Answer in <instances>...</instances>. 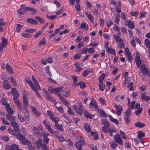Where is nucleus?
Instances as JSON below:
<instances>
[{
	"instance_id": "f257e3e1",
	"label": "nucleus",
	"mask_w": 150,
	"mask_h": 150,
	"mask_svg": "<svg viewBox=\"0 0 150 150\" xmlns=\"http://www.w3.org/2000/svg\"><path fill=\"white\" fill-rule=\"evenodd\" d=\"M141 68L142 72L141 71V70L140 69L139 70V75L143 76L147 74L148 76L149 77L150 76V73L149 71V70L146 68V65L144 64H142Z\"/></svg>"
},
{
	"instance_id": "f03ea898",
	"label": "nucleus",
	"mask_w": 150,
	"mask_h": 150,
	"mask_svg": "<svg viewBox=\"0 0 150 150\" xmlns=\"http://www.w3.org/2000/svg\"><path fill=\"white\" fill-rule=\"evenodd\" d=\"M79 141H77L75 144L78 150H81L82 145H85V140L81 137H79Z\"/></svg>"
},
{
	"instance_id": "7ed1b4c3",
	"label": "nucleus",
	"mask_w": 150,
	"mask_h": 150,
	"mask_svg": "<svg viewBox=\"0 0 150 150\" xmlns=\"http://www.w3.org/2000/svg\"><path fill=\"white\" fill-rule=\"evenodd\" d=\"M43 128L41 127H33V133L37 137H40L42 135Z\"/></svg>"
},
{
	"instance_id": "20e7f679",
	"label": "nucleus",
	"mask_w": 150,
	"mask_h": 150,
	"mask_svg": "<svg viewBox=\"0 0 150 150\" xmlns=\"http://www.w3.org/2000/svg\"><path fill=\"white\" fill-rule=\"evenodd\" d=\"M42 90L43 92L45 93L46 96L47 98L52 102H54V104L56 105V104L57 103L56 100L55 99L52 98L50 96L45 89L43 88L42 89Z\"/></svg>"
},
{
	"instance_id": "39448f33",
	"label": "nucleus",
	"mask_w": 150,
	"mask_h": 150,
	"mask_svg": "<svg viewBox=\"0 0 150 150\" xmlns=\"http://www.w3.org/2000/svg\"><path fill=\"white\" fill-rule=\"evenodd\" d=\"M59 121V118H57V119L55 120V121H54L55 123V124L54 125V127H55V128L60 131H62L63 129L62 128V125H60L58 123V122Z\"/></svg>"
},
{
	"instance_id": "423d86ee",
	"label": "nucleus",
	"mask_w": 150,
	"mask_h": 150,
	"mask_svg": "<svg viewBox=\"0 0 150 150\" xmlns=\"http://www.w3.org/2000/svg\"><path fill=\"white\" fill-rule=\"evenodd\" d=\"M17 138L21 140L22 144H25L28 142V139L21 134H18L17 135Z\"/></svg>"
},
{
	"instance_id": "0eeeda50",
	"label": "nucleus",
	"mask_w": 150,
	"mask_h": 150,
	"mask_svg": "<svg viewBox=\"0 0 150 150\" xmlns=\"http://www.w3.org/2000/svg\"><path fill=\"white\" fill-rule=\"evenodd\" d=\"M50 135L49 133L46 134L45 132H42V136L43 137V141L46 143H48L49 139L48 137Z\"/></svg>"
},
{
	"instance_id": "6e6552de",
	"label": "nucleus",
	"mask_w": 150,
	"mask_h": 150,
	"mask_svg": "<svg viewBox=\"0 0 150 150\" xmlns=\"http://www.w3.org/2000/svg\"><path fill=\"white\" fill-rule=\"evenodd\" d=\"M115 107L116 110L117 114L118 115H121L122 110V108L120 105H115Z\"/></svg>"
},
{
	"instance_id": "1a4fd4ad",
	"label": "nucleus",
	"mask_w": 150,
	"mask_h": 150,
	"mask_svg": "<svg viewBox=\"0 0 150 150\" xmlns=\"http://www.w3.org/2000/svg\"><path fill=\"white\" fill-rule=\"evenodd\" d=\"M54 134L56 137L61 142H62L64 141L65 139L62 135L59 134L57 131H55Z\"/></svg>"
},
{
	"instance_id": "9d476101",
	"label": "nucleus",
	"mask_w": 150,
	"mask_h": 150,
	"mask_svg": "<svg viewBox=\"0 0 150 150\" xmlns=\"http://www.w3.org/2000/svg\"><path fill=\"white\" fill-rule=\"evenodd\" d=\"M8 79V76H6L5 80L4 82V87L5 88L8 89L11 87V86L6 81Z\"/></svg>"
},
{
	"instance_id": "9b49d317",
	"label": "nucleus",
	"mask_w": 150,
	"mask_h": 150,
	"mask_svg": "<svg viewBox=\"0 0 150 150\" xmlns=\"http://www.w3.org/2000/svg\"><path fill=\"white\" fill-rule=\"evenodd\" d=\"M56 94L57 95H58L60 99L64 103L65 105H67L69 104V103L67 100L66 98H64L62 96H61L60 95V93L59 94L57 93H56Z\"/></svg>"
},
{
	"instance_id": "f8f14e48",
	"label": "nucleus",
	"mask_w": 150,
	"mask_h": 150,
	"mask_svg": "<svg viewBox=\"0 0 150 150\" xmlns=\"http://www.w3.org/2000/svg\"><path fill=\"white\" fill-rule=\"evenodd\" d=\"M23 103L24 108L27 110V108L28 107V100L26 96H24L23 98Z\"/></svg>"
},
{
	"instance_id": "ddd939ff",
	"label": "nucleus",
	"mask_w": 150,
	"mask_h": 150,
	"mask_svg": "<svg viewBox=\"0 0 150 150\" xmlns=\"http://www.w3.org/2000/svg\"><path fill=\"white\" fill-rule=\"evenodd\" d=\"M114 137L117 143L121 145L123 143L122 142L121 139L119 134H117L116 135L114 136Z\"/></svg>"
},
{
	"instance_id": "4468645a",
	"label": "nucleus",
	"mask_w": 150,
	"mask_h": 150,
	"mask_svg": "<svg viewBox=\"0 0 150 150\" xmlns=\"http://www.w3.org/2000/svg\"><path fill=\"white\" fill-rule=\"evenodd\" d=\"M11 93L12 95L14 96L13 97H19V94L18 91L16 90V88H13L11 91Z\"/></svg>"
},
{
	"instance_id": "2eb2a0df",
	"label": "nucleus",
	"mask_w": 150,
	"mask_h": 150,
	"mask_svg": "<svg viewBox=\"0 0 150 150\" xmlns=\"http://www.w3.org/2000/svg\"><path fill=\"white\" fill-rule=\"evenodd\" d=\"M1 39L2 42L0 43V45L5 47L8 44L7 40L6 38H3V37H2Z\"/></svg>"
},
{
	"instance_id": "dca6fc26",
	"label": "nucleus",
	"mask_w": 150,
	"mask_h": 150,
	"mask_svg": "<svg viewBox=\"0 0 150 150\" xmlns=\"http://www.w3.org/2000/svg\"><path fill=\"white\" fill-rule=\"evenodd\" d=\"M47 114L50 117V119L53 121H55V120L57 119L53 116V114L50 110L47 111Z\"/></svg>"
},
{
	"instance_id": "f3484780",
	"label": "nucleus",
	"mask_w": 150,
	"mask_h": 150,
	"mask_svg": "<svg viewBox=\"0 0 150 150\" xmlns=\"http://www.w3.org/2000/svg\"><path fill=\"white\" fill-rule=\"evenodd\" d=\"M27 22L28 23L33 25H37L38 24V22L31 18H28L27 19Z\"/></svg>"
},
{
	"instance_id": "a211bd4d",
	"label": "nucleus",
	"mask_w": 150,
	"mask_h": 150,
	"mask_svg": "<svg viewBox=\"0 0 150 150\" xmlns=\"http://www.w3.org/2000/svg\"><path fill=\"white\" fill-rule=\"evenodd\" d=\"M32 80L33 81L34 84L35 85L36 87L38 88V89L39 90H40L41 88L39 86L38 82V81L36 80L34 76H32Z\"/></svg>"
},
{
	"instance_id": "6ab92c4d",
	"label": "nucleus",
	"mask_w": 150,
	"mask_h": 150,
	"mask_svg": "<svg viewBox=\"0 0 150 150\" xmlns=\"http://www.w3.org/2000/svg\"><path fill=\"white\" fill-rule=\"evenodd\" d=\"M6 109L7 112L10 115H12L13 112V110L11 108L10 105L7 104L6 106Z\"/></svg>"
},
{
	"instance_id": "aec40b11",
	"label": "nucleus",
	"mask_w": 150,
	"mask_h": 150,
	"mask_svg": "<svg viewBox=\"0 0 150 150\" xmlns=\"http://www.w3.org/2000/svg\"><path fill=\"white\" fill-rule=\"evenodd\" d=\"M30 108L32 110L35 116H39V114L37 109L34 107L31 106L30 107Z\"/></svg>"
},
{
	"instance_id": "412c9836",
	"label": "nucleus",
	"mask_w": 150,
	"mask_h": 150,
	"mask_svg": "<svg viewBox=\"0 0 150 150\" xmlns=\"http://www.w3.org/2000/svg\"><path fill=\"white\" fill-rule=\"evenodd\" d=\"M73 107L77 113L80 115H82V112L81 109L80 108L77 107L75 105H73Z\"/></svg>"
},
{
	"instance_id": "4be33fe9",
	"label": "nucleus",
	"mask_w": 150,
	"mask_h": 150,
	"mask_svg": "<svg viewBox=\"0 0 150 150\" xmlns=\"http://www.w3.org/2000/svg\"><path fill=\"white\" fill-rule=\"evenodd\" d=\"M145 135V134L144 132L139 131L138 132L137 138L139 140L142 137H144Z\"/></svg>"
},
{
	"instance_id": "5701e85b",
	"label": "nucleus",
	"mask_w": 150,
	"mask_h": 150,
	"mask_svg": "<svg viewBox=\"0 0 150 150\" xmlns=\"http://www.w3.org/2000/svg\"><path fill=\"white\" fill-rule=\"evenodd\" d=\"M6 68L7 71L10 74H12L13 73V70L11 67L8 64L6 65Z\"/></svg>"
},
{
	"instance_id": "b1692460",
	"label": "nucleus",
	"mask_w": 150,
	"mask_h": 150,
	"mask_svg": "<svg viewBox=\"0 0 150 150\" xmlns=\"http://www.w3.org/2000/svg\"><path fill=\"white\" fill-rule=\"evenodd\" d=\"M141 98L142 100L146 101H148L150 100V97L146 96L145 94L143 93L141 96Z\"/></svg>"
},
{
	"instance_id": "393cba45",
	"label": "nucleus",
	"mask_w": 150,
	"mask_h": 150,
	"mask_svg": "<svg viewBox=\"0 0 150 150\" xmlns=\"http://www.w3.org/2000/svg\"><path fill=\"white\" fill-rule=\"evenodd\" d=\"M12 126L15 129L19 130L18 126L16 122L14 121H12L11 122Z\"/></svg>"
},
{
	"instance_id": "a878e982",
	"label": "nucleus",
	"mask_w": 150,
	"mask_h": 150,
	"mask_svg": "<svg viewBox=\"0 0 150 150\" xmlns=\"http://www.w3.org/2000/svg\"><path fill=\"white\" fill-rule=\"evenodd\" d=\"M70 92V90H69L68 91L64 90L62 91L61 93L62 95L65 97H67L70 96V94H69Z\"/></svg>"
},
{
	"instance_id": "bb28decb",
	"label": "nucleus",
	"mask_w": 150,
	"mask_h": 150,
	"mask_svg": "<svg viewBox=\"0 0 150 150\" xmlns=\"http://www.w3.org/2000/svg\"><path fill=\"white\" fill-rule=\"evenodd\" d=\"M98 111L100 115L104 117H107V115L102 109H99L98 110Z\"/></svg>"
},
{
	"instance_id": "cd10ccee",
	"label": "nucleus",
	"mask_w": 150,
	"mask_h": 150,
	"mask_svg": "<svg viewBox=\"0 0 150 150\" xmlns=\"http://www.w3.org/2000/svg\"><path fill=\"white\" fill-rule=\"evenodd\" d=\"M135 125L137 127L139 128H142L145 126V124L144 123H142L139 122H136Z\"/></svg>"
},
{
	"instance_id": "c85d7f7f",
	"label": "nucleus",
	"mask_w": 150,
	"mask_h": 150,
	"mask_svg": "<svg viewBox=\"0 0 150 150\" xmlns=\"http://www.w3.org/2000/svg\"><path fill=\"white\" fill-rule=\"evenodd\" d=\"M105 74L104 73L102 74L99 77L98 80L99 81L100 83H101L103 81L105 77Z\"/></svg>"
},
{
	"instance_id": "c756f323",
	"label": "nucleus",
	"mask_w": 150,
	"mask_h": 150,
	"mask_svg": "<svg viewBox=\"0 0 150 150\" xmlns=\"http://www.w3.org/2000/svg\"><path fill=\"white\" fill-rule=\"evenodd\" d=\"M102 124L106 127H108L110 126L109 123L105 119H103L101 121Z\"/></svg>"
},
{
	"instance_id": "7c9ffc66",
	"label": "nucleus",
	"mask_w": 150,
	"mask_h": 150,
	"mask_svg": "<svg viewBox=\"0 0 150 150\" xmlns=\"http://www.w3.org/2000/svg\"><path fill=\"white\" fill-rule=\"evenodd\" d=\"M131 115V109L130 108H128L126 111L124 116L130 117Z\"/></svg>"
},
{
	"instance_id": "2f4dec72",
	"label": "nucleus",
	"mask_w": 150,
	"mask_h": 150,
	"mask_svg": "<svg viewBox=\"0 0 150 150\" xmlns=\"http://www.w3.org/2000/svg\"><path fill=\"white\" fill-rule=\"evenodd\" d=\"M76 86H80V87L82 89H83L86 87L85 84L82 81L79 82Z\"/></svg>"
},
{
	"instance_id": "473e14b6",
	"label": "nucleus",
	"mask_w": 150,
	"mask_h": 150,
	"mask_svg": "<svg viewBox=\"0 0 150 150\" xmlns=\"http://www.w3.org/2000/svg\"><path fill=\"white\" fill-rule=\"evenodd\" d=\"M24 116L26 120L29 121V114L28 110H26V111L24 113Z\"/></svg>"
},
{
	"instance_id": "72a5a7b5",
	"label": "nucleus",
	"mask_w": 150,
	"mask_h": 150,
	"mask_svg": "<svg viewBox=\"0 0 150 150\" xmlns=\"http://www.w3.org/2000/svg\"><path fill=\"white\" fill-rule=\"evenodd\" d=\"M71 76L73 80L72 86H74L77 82V78L76 76Z\"/></svg>"
},
{
	"instance_id": "f704fd0d",
	"label": "nucleus",
	"mask_w": 150,
	"mask_h": 150,
	"mask_svg": "<svg viewBox=\"0 0 150 150\" xmlns=\"http://www.w3.org/2000/svg\"><path fill=\"white\" fill-rule=\"evenodd\" d=\"M84 28L85 30H87L88 28V25L86 23H82L80 24V26L79 27L80 28Z\"/></svg>"
},
{
	"instance_id": "c9c22d12",
	"label": "nucleus",
	"mask_w": 150,
	"mask_h": 150,
	"mask_svg": "<svg viewBox=\"0 0 150 150\" xmlns=\"http://www.w3.org/2000/svg\"><path fill=\"white\" fill-rule=\"evenodd\" d=\"M6 119L10 121H13L15 120V117L10 115H6Z\"/></svg>"
},
{
	"instance_id": "e433bc0d",
	"label": "nucleus",
	"mask_w": 150,
	"mask_h": 150,
	"mask_svg": "<svg viewBox=\"0 0 150 150\" xmlns=\"http://www.w3.org/2000/svg\"><path fill=\"white\" fill-rule=\"evenodd\" d=\"M85 129L86 131L88 132H90L91 129L89 125L87 123L84 124Z\"/></svg>"
},
{
	"instance_id": "4c0bfd02",
	"label": "nucleus",
	"mask_w": 150,
	"mask_h": 150,
	"mask_svg": "<svg viewBox=\"0 0 150 150\" xmlns=\"http://www.w3.org/2000/svg\"><path fill=\"white\" fill-rule=\"evenodd\" d=\"M113 24V23L111 20L110 18H108L107 20L106 25L108 27H109L110 25Z\"/></svg>"
},
{
	"instance_id": "58836bf2",
	"label": "nucleus",
	"mask_w": 150,
	"mask_h": 150,
	"mask_svg": "<svg viewBox=\"0 0 150 150\" xmlns=\"http://www.w3.org/2000/svg\"><path fill=\"white\" fill-rule=\"evenodd\" d=\"M63 87H58L56 88H54V91L55 92V94H56V93H57L59 94V93H58V92H59L61 91L63 89Z\"/></svg>"
},
{
	"instance_id": "ea45409f",
	"label": "nucleus",
	"mask_w": 150,
	"mask_h": 150,
	"mask_svg": "<svg viewBox=\"0 0 150 150\" xmlns=\"http://www.w3.org/2000/svg\"><path fill=\"white\" fill-rule=\"evenodd\" d=\"M127 26L129 28L131 29L133 28H134V23L130 21L128 22Z\"/></svg>"
},
{
	"instance_id": "a19ab883",
	"label": "nucleus",
	"mask_w": 150,
	"mask_h": 150,
	"mask_svg": "<svg viewBox=\"0 0 150 150\" xmlns=\"http://www.w3.org/2000/svg\"><path fill=\"white\" fill-rule=\"evenodd\" d=\"M136 63L137 64V67L139 68L141 64V61L140 59H136L135 60Z\"/></svg>"
},
{
	"instance_id": "79ce46f5",
	"label": "nucleus",
	"mask_w": 150,
	"mask_h": 150,
	"mask_svg": "<svg viewBox=\"0 0 150 150\" xmlns=\"http://www.w3.org/2000/svg\"><path fill=\"white\" fill-rule=\"evenodd\" d=\"M107 51L112 54L115 55V50L112 48H108L107 50Z\"/></svg>"
},
{
	"instance_id": "37998d69",
	"label": "nucleus",
	"mask_w": 150,
	"mask_h": 150,
	"mask_svg": "<svg viewBox=\"0 0 150 150\" xmlns=\"http://www.w3.org/2000/svg\"><path fill=\"white\" fill-rule=\"evenodd\" d=\"M119 42L120 43L119 45V47L120 49L124 48L125 47V45L122 40L120 39V41Z\"/></svg>"
},
{
	"instance_id": "c03bdc74",
	"label": "nucleus",
	"mask_w": 150,
	"mask_h": 150,
	"mask_svg": "<svg viewBox=\"0 0 150 150\" xmlns=\"http://www.w3.org/2000/svg\"><path fill=\"white\" fill-rule=\"evenodd\" d=\"M108 116L111 121L115 122L116 124H118V122L117 120L113 118L112 117V116L110 115H109Z\"/></svg>"
},
{
	"instance_id": "a18cd8bd",
	"label": "nucleus",
	"mask_w": 150,
	"mask_h": 150,
	"mask_svg": "<svg viewBox=\"0 0 150 150\" xmlns=\"http://www.w3.org/2000/svg\"><path fill=\"white\" fill-rule=\"evenodd\" d=\"M25 8V10L30 11L35 13H36L37 12V11H36L35 9L31 7H27L26 8Z\"/></svg>"
},
{
	"instance_id": "49530a36",
	"label": "nucleus",
	"mask_w": 150,
	"mask_h": 150,
	"mask_svg": "<svg viewBox=\"0 0 150 150\" xmlns=\"http://www.w3.org/2000/svg\"><path fill=\"white\" fill-rule=\"evenodd\" d=\"M12 150H19V147L16 144H11Z\"/></svg>"
},
{
	"instance_id": "de8ad7c7",
	"label": "nucleus",
	"mask_w": 150,
	"mask_h": 150,
	"mask_svg": "<svg viewBox=\"0 0 150 150\" xmlns=\"http://www.w3.org/2000/svg\"><path fill=\"white\" fill-rule=\"evenodd\" d=\"M35 18L39 22L41 23H43L45 22V20L39 16H36L35 17Z\"/></svg>"
},
{
	"instance_id": "09e8293b",
	"label": "nucleus",
	"mask_w": 150,
	"mask_h": 150,
	"mask_svg": "<svg viewBox=\"0 0 150 150\" xmlns=\"http://www.w3.org/2000/svg\"><path fill=\"white\" fill-rule=\"evenodd\" d=\"M133 83V81L131 82L127 86V87L129 88V89L130 91H132L134 89V88L132 87Z\"/></svg>"
},
{
	"instance_id": "8fccbe9b",
	"label": "nucleus",
	"mask_w": 150,
	"mask_h": 150,
	"mask_svg": "<svg viewBox=\"0 0 150 150\" xmlns=\"http://www.w3.org/2000/svg\"><path fill=\"white\" fill-rule=\"evenodd\" d=\"M115 23L118 24L120 20V15L118 14H117L115 15Z\"/></svg>"
},
{
	"instance_id": "3c124183",
	"label": "nucleus",
	"mask_w": 150,
	"mask_h": 150,
	"mask_svg": "<svg viewBox=\"0 0 150 150\" xmlns=\"http://www.w3.org/2000/svg\"><path fill=\"white\" fill-rule=\"evenodd\" d=\"M93 105L94 106L96 109H98V107L96 102L94 100L93 102L92 99H91V102L90 104V105Z\"/></svg>"
},
{
	"instance_id": "603ef678",
	"label": "nucleus",
	"mask_w": 150,
	"mask_h": 150,
	"mask_svg": "<svg viewBox=\"0 0 150 150\" xmlns=\"http://www.w3.org/2000/svg\"><path fill=\"white\" fill-rule=\"evenodd\" d=\"M91 135L94 137V139H97L98 137L97 133L95 132H91Z\"/></svg>"
},
{
	"instance_id": "864d4df0",
	"label": "nucleus",
	"mask_w": 150,
	"mask_h": 150,
	"mask_svg": "<svg viewBox=\"0 0 150 150\" xmlns=\"http://www.w3.org/2000/svg\"><path fill=\"white\" fill-rule=\"evenodd\" d=\"M130 117L124 116V119L127 124H128L130 122Z\"/></svg>"
},
{
	"instance_id": "5fc2aeb1",
	"label": "nucleus",
	"mask_w": 150,
	"mask_h": 150,
	"mask_svg": "<svg viewBox=\"0 0 150 150\" xmlns=\"http://www.w3.org/2000/svg\"><path fill=\"white\" fill-rule=\"evenodd\" d=\"M57 17V16L56 15H51L50 16H48L47 14L46 16V17L47 18H48L49 19L52 20L56 18Z\"/></svg>"
},
{
	"instance_id": "6e6d98bb",
	"label": "nucleus",
	"mask_w": 150,
	"mask_h": 150,
	"mask_svg": "<svg viewBox=\"0 0 150 150\" xmlns=\"http://www.w3.org/2000/svg\"><path fill=\"white\" fill-rule=\"evenodd\" d=\"M22 26L21 25L19 24H17V27L16 29V31L18 33H19L21 29Z\"/></svg>"
},
{
	"instance_id": "4d7b16f0",
	"label": "nucleus",
	"mask_w": 150,
	"mask_h": 150,
	"mask_svg": "<svg viewBox=\"0 0 150 150\" xmlns=\"http://www.w3.org/2000/svg\"><path fill=\"white\" fill-rule=\"evenodd\" d=\"M99 87L100 90L101 91H103L105 89V84L104 83H101L99 85Z\"/></svg>"
},
{
	"instance_id": "13d9d810",
	"label": "nucleus",
	"mask_w": 150,
	"mask_h": 150,
	"mask_svg": "<svg viewBox=\"0 0 150 150\" xmlns=\"http://www.w3.org/2000/svg\"><path fill=\"white\" fill-rule=\"evenodd\" d=\"M145 44L147 46V47L149 48H150V40L147 39H145Z\"/></svg>"
},
{
	"instance_id": "bf43d9fd",
	"label": "nucleus",
	"mask_w": 150,
	"mask_h": 150,
	"mask_svg": "<svg viewBox=\"0 0 150 150\" xmlns=\"http://www.w3.org/2000/svg\"><path fill=\"white\" fill-rule=\"evenodd\" d=\"M117 145L114 142H112L110 144V146L112 148L115 149L117 147Z\"/></svg>"
},
{
	"instance_id": "052dcab7",
	"label": "nucleus",
	"mask_w": 150,
	"mask_h": 150,
	"mask_svg": "<svg viewBox=\"0 0 150 150\" xmlns=\"http://www.w3.org/2000/svg\"><path fill=\"white\" fill-rule=\"evenodd\" d=\"M75 7L77 11H79L80 10V6L79 3H76Z\"/></svg>"
},
{
	"instance_id": "680f3d73",
	"label": "nucleus",
	"mask_w": 150,
	"mask_h": 150,
	"mask_svg": "<svg viewBox=\"0 0 150 150\" xmlns=\"http://www.w3.org/2000/svg\"><path fill=\"white\" fill-rule=\"evenodd\" d=\"M68 110V113L70 115H74V113L71 110V108L69 106H67Z\"/></svg>"
},
{
	"instance_id": "e2e57ef3",
	"label": "nucleus",
	"mask_w": 150,
	"mask_h": 150,
	"mask_svg": "<svg viewBox=\"0 0 150 150\" xmlns=\"http://www.w3.org/2000/svg\"><path fill=\"white\" fill-rule=\"evenodd\" d=\"M22 35L23 37L26 38H29L31 36L30 34L24 33H22Z\"/></svg>"
},
{
	"instance_id": "0e129e2a",
	"label": "nucleus",
	"mask_w": 150,
	"mask_h": 150,
	"mask_svg": "<svg viewBox=\"0 0 150 150\" xmlns=\"http://www.w3.org/2000/svg\"><path fill=\"white\" fill-rule=\"evenodd\" d=\"M130 15L132 16L137 17L139 14V12L137 11L130 12Z\"/></svg>"
},
{
	"instance_id": "69168bd1",
	"label": "nucleus",
	"mask_w": 150,
	"mask_h": 150,
	"mask_svg": "<svg viewBox=\"0 0 150 150\" xmlns=\"http://www.w3.org/2000/svg\"><path fill=\"white\" fill-rule=\"evenodd\" d=\"M36 31V29H27L25 30V32L28 33H33L35 32Z\"/></svg>"
},
{
	"instance_id": "338daca9",
	"label": "nucleus",
	"mask_w": 150,
	"mask_h": 150,
	"mask_svg": "<svg viewBox=\"0 0 150 150\" xmlns=\"http://www.w3.org/2000/svg\"><path fill=\"white\" fill-rule=\"evenodd\" d=\"M25 80L26 82L28 83L30 85H32L33 83L31 81V80L28 77H26L25 79Z\"/></svg>"
},
{
	"instance_id": "774afa93",
	"label": "nucleus",
	"mask_w": 150,
	"mask_h": 150,
	"mask_svg": "<svg viewBox=\"0 0 150 150\" xmlns=\"http://www.w3.org/2000/svg\"><path fill=\"white\" fill-rule=\"evenodd\" d=\"M88 48L87 47L83 48L81 51V54H85L88 51Z\"/></svg>"
}]
</instances>
